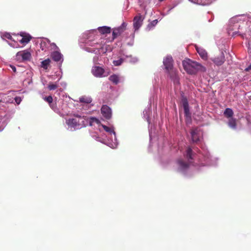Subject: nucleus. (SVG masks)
Wrapping results in <instances>:
<instances>
[{
    "label": "nucleus",
    "mask_w": 251,
    "mask_h": 251,
    "mask_svg": "<svg viewBox=\"0 0 251 251\" xmlns=\"http://www.w3.org/2000/svg\"><path fill=\"white\" fill-rule=\"evenodd\" d=\"M173 58L171 56H166L163 60V64L165 66V68L167 72L171 74V72L174 73V76H171V77L174 79L175 83H177L178 82V78L176 75V71L173 69Z\"/></svg>",
    "instance_id": "nucleus-1"
},
{
    "label": "nucleus",
    "mask_w": 251,
    "mask_h": 251,
    "mask_svg": "<svg viewBox=\"0 0 251 251\" xmlns=\"http://www.w3.org/2000/svg\"><path fill=\"white\" fill-rule=\"evenodd\" d=\"M182 65L184 70L190 74H195L197 70L201 67V64L196 62H193L189 60L188 61H183Z\"/></svg>",
    "instance_id": "nucleus-2"
},
{
    "label": "nucleus",
    "mask_w": 251,
    "mask_h": 251,
    "mask_svg": "<svg viewBox=\"0 0 251 251\" xmlns=\"http://www.w3.org/2000/svg\"><path fill=\"white\" fill-rule=\"evenodd\" d=\"M75 118H70L66 120V124L70 127H76L79 126H82L85 124L84 117L75 114Z\"/></svg>",
    "instance_id": "nucleus-3"
},
{
    "label": "nucleus",
    "mask_w": 251,
    "mask_h": 251,
    "mask_svg": "<svg viewBox=\"0 0 251 251\" xmlns=\"http://www.w3.org/2000/svg\"><path fill=\"white\" fill-rule=\"evenodd\" d=\"M237 17H233L231 19L230 21V25L228 28L229 34H230V31L236 30V29H240V25L238 23H235L237 21ZM241 35V32L239 31H235L232 33V35L235 36L236 35Z\"/></svg>",
    "instance_id": "nucleus-4"
},
{
    "label": "nucleus",
    "mask_w": 251,
    "mask_h": 251,
    "mask_svg": "<svg viewBox=\"0 0 251 251\" xmlns=\"http://www.w3.org/2000/svg\"><path fill=\"white\" fill-rule=\"evenodd\" d=\"M127 24L123 22L122 25L117 27L113 29L112 39L114 40L119 37L126 29Z\"/></svg>",
    "instance_id": "nucleus-5"
},
{
    "label": "nucleus",
    "mask_w": 251,
    "mask_h": 251,
    "mask_svg": "<svg viewBox=\"0 0 251 251\" xmlns=\"http://www.w3.org/2000/svg\"><path fill=\"white\" fill-rule=\"evenodd\" d=\"M16 58L18 60L21 61L29 60L31 58V55L29 51L24 50L18 52L16 54Z\"/></svg>",
    "instance_id": "nucleus-6"
},
{
    "label": "nucleus",
    "mask_w": 251,
    "mask_h": 251,
    "mask_svg": "<svg viewBox=\"0 0 251 251\" xmlns=\"http://www.w3.org/2000/svg\"><path fill=\"white\" fill-rule=\"evenodd\" d=\"M144 19V17L141 14H138L134 17L133 21V25L135 30H138L142 26Z\"/></svg>",
    "instance_id": "nucleus-7"
},
{
    "label": "nucleus",
    "mask_w": 251,
    "mask_h": 251,
    "mask_svg": "<svg viewBox=\"0 0 251 251\" xmlns=\"http://www.w3.org/2000/svg\"><path fill=\"white\" fill-rule=\"evenodd\" d=\"M92 72L97 77L105 76L108 75V72H105L102 67L99 66L93 67Z\"/></svg>",
    "instance_id": "nucleus-8"
},
{
    "label": "nucleus",
    "mask_w": 251,
    "mask_h": 251,
    "mask_svg": "<svg viewBox=\"0 0 251 251\" xmlns=\"http://www.w3.org/2000/svg\"><path fill=\"white\" fill-rule=\"evenodd\" d=\"M182 103L186 118L187 120H190L191 113L189 111V104L187 99L186 98H183Z\"/></svg>",
    "instance_id": "nucleus-9"
},
{
    "label": "nucleus",
    "mask_w": 251,
    "mask_h": 251,
    "mask_svg": "<svg viewBox=\"0 0 251 251\" xmlns=\"http://www.w3.org/2000/svg\"><path fill=\"white\" fill-rule=\"evenodd\" d=\"M192 140L194 142H197L200 140L201 135L200 129L199 128L193 129L191 132Z\"/></svg>",
    "instance_id": "nucleus-10"
},
{
    "label": "nucleus",
    "mask_w": 251,
    "mask_h": 251,
    "mask_svg": "<svg viewBox=\"0 0 251 251\" xmlns=\"http://www.w3.org/2000/svg\"><path fill=\"white\" fill-rule=\"evenodd\" d=\"M51 58L55 62H61L63 61V55L58 51H53L51 53Z\"/></svg>",
    "instance_id": "nucleus-11"
},
{
    "label": "nucleus",
    "mask_w": 251,
    "mask_h": 251,
    "mask_svg": "<svg viewBox=\"0 0 251 251\" xmlns=\"http://www.w3.org/2000/svg\"><path fill=\"white\" fill-rule=\"evenodd\" d=\"M178 166V170L182 173H185L189 167V165L187 163H184L182 160H179L177 161Z\"/></svg>",
    "instance_id": "nucleus-12"
},
{
    "label": "nucleus",
    "mask_w": 251,
    "mask_h": 251,
    "mask_svg": "<svg viewBox=\"0 0 251 251\" xmlns=\"http://www.w3.org/2000/svg\"><path fill=\"white\" fill-rule=\"evenodd\" d=\"M20 35L22 37V38L20 40V42L23 44L28 43L32 38L29 34L24 32H21Z\"/></svg>",
    "instance_id": "nucleus-13"
},
{
    "label": "nucleus",
    "mask_w": 251,
    "mask_h": 251,
    "mask_svg": "<svg viewBox=\"0 0 251 251\" xmlns=\"http://www.w3.org/2000/svg\"><path fill=\"white\" fill-rule=\"evenodd\" d=\"M213 62L217 66L222 65L225 62V56L222 53L220 56L212 59Z\"/></svg>",
    "instance_id": "nucleus-14"
},
{
    "label": "nucleus",
    "mask_w": 251,
    "mask_h": 251,
    "mask_svg": "<svg viewBox=\"0 0 251 251\" xmlns=\"http://www.w3.org/2000/svg\"><path fill=\"white\" fill-rule=\"evenodd\" d=\"M101 113L105 119H110V107L107 105H103L101 108Z\"/></svg>",
    "instance_id": "nucleus-15"
},
{
    "label": "nucleus",
    "mask_w": 251,
    "mask_h": 251,
    "mask_svg": "<svg viewBox=\"0 0 251 251\" xmlns=\"http://www.w3.org/2000/svg\"><path fill=\"white\" fill-rule=\"evenodd\" d=\"M111 139L113 140V139H114V142H113V143H111V148L115 149L117 147L118 143L117 142L116 137V133L115 132L114 130L113 127L111 126Z\"/></svg>",
    "instance_id": "nucleus-16"
},
{
    "label": "nucleus",
    "mask_w": 251,
    "mask_h": 251,
    "mask_svg": "<svg viewBox=\"0 0 251 251\" xmlns=\"http://www.w3.org/2000/svg\"><path fill=\"white\" fill-rule=\"evenodd\" d=\"M196 49L200 56L203 59L206 60L207 58V53L205 50L201 47H198L197 46L196 47Z\"/></svg>",
    "instance_id": "nucleus-17"
},
{
    "label": "nucleus",
    "mask_w": 251,
    "mask_h": 251,
    "mask_svg": "<svg viewBox=\"0 0 251 251\" xmlns=\"http://www.w3.org/2000/svg\"><path fill=\"white\" fill-rule=\"evenodd\" d=\"M190 1L202 5H206L211 4L215 0H189Z\"/></svg>",
    "instance_id": "nucleus-18"
},
{
    "label": "nucleus",
    "mask_w": 251,
    "mask_h": 251,
    "mask_svg": "<svg viewBox=\"0 0 251 251\" xmlns=\"http://www.w3.org/2000/svg\"><path fill=\"white\" fill-rule=\"evenodd\" d=\"M151 109L149 107H147L145 109V110L143 111V116L144 118L147 121L148 123L150 124V120L149 118V115L151 113Z\"/></svg>",
    "instance_id": "nucleus-19"
},
{
    "label": "nucleus",
    "mask_w": 251,
    "mask_h": 251,
    "mask_svg": "<svg viewBox=\"0 0 251 251\" xmlns=\"http://www.w3.org/2000/svg\"><path fill=\"white\" fill-rule=\"evenodd\" d=\"M228 126L232 129L236 128V120L235 118H232L228 119L227 123Z\"/></svg>",
    "instance_id": "nucleus-20"
},
{
    "label": "nucleus",
    "mask_w": 251,
    "mask_h": 251,
    "mask_svg": "<svg viewBox=\"0 0 251 251\" xmlns=\"http://www.w3.org/2000/svg\"><path fill=\"white\" fill-rule=\"evenodd\" d=\"M226 117L228 119L233 118V110L229 108H227L225 109L224 113Z\"/></svg>",
    "instance_id": "nucleus-21"
},
{
    "label": "nucleus",
    "mask_w": 251,
    "mask_h": 251,
    "mask_svg": "<svg viewBox=\"0 0 251 251\" xmlns=\"http://www.w3.org/2000/svg\"><path fill=\"white\" fill-rule=\"evenodd\" d=\"M98 30L100 33L102 34L110 33V27L108 26L99 27Z\"/></svg>",
    "instance_id": "nucleus-22"
},
{
    "label": "nucleus",
    "mask_w": 251,
    "mask_h": 251,
    "mask_svg": "<svg viewBox=\"0 0 251 251\" xmlns=\"http://www.w3.org/2000/svg\"><path fill=\"white\" fill-rule=\"evenodd\" d=\"M111 81L115 84H117L121 81V79L117 75H111Z\"/></svg>",
    "instance_id": "nucleus-23"
},
{
    "label": "nucleus",
    "mask_w": 251,
    "mask_h": 251,
    "mask_svg": "<svg viewBox=\"0 0 251 251\" xmlns=\"http://www.w3.org/2000/svg\"><path fill=\"white\" fill-rule=\"evenodd\" d=\"M50 63V60L49 58L45 59L41 62V66L43 69L46 70Z\"/></svg>",
    "instance_id": "nucleus-24"
},
{
    "label": "nucleus",
    "mask_w": 251,
    "mask_h": 251,
    "mask_svg": "<svg viewBox=\"0 0 251 251\" xmlns=\"http://www.w3.org/2000/svg\"><path fill=\"white\" fill-rule=\"evenodd\" d=\"M92 101L91 98L83 96L79 98V101L82 103H90Z\"/></svg>",
    "instance_id": "nucleus-25"
},
{
    "label": "nucleus",
    "mask_w": 251,
    "mask_h": 251,
    "mask_svg": "<svg viewBox=\"0 0 251 251\" xmlns=\"http://www.w3.org/2000/svg\"><path fill=\"white\" fill-rule=\"evenodd\" d=\"M58 87V85L56 84V83H50L48 85V88L49 90H54L57 89Z\"/></svg>",
    "instance_id": "nucleus-26"
},
{
    "label": "nucleus",
    "mask_w": 251,
    "mask_h": 251,
    "mask_svg": "<svg viewBox=\"0 0 251 251\" xmlns=\"http://www.w3.org/2000/svg\"><path fill=\"white\" fill-rule=\"evenodd\" d=\"M124 60V58H120V59L118 60H114L113 61V63L115 66H118L121 65V64L123 62Z\"/></svg>",
    "instance_id": "nucleus-27"
},
{
    "label": "nucleus",
    "mask_w": 251,
    "mask_h": 251,
    "mask_svg": "<svg viewBox=\"0 0 251 251\" xmlns=\"http://www.w3.org/2000/svg\"><path fill=\"white\" fill-rule=\"evenodd\" d=\"M157 23H158L157 20H155L152 21L151 23H150L148 25V28H149V29H150L152 27L155 26L156 25V24H157Z\"/></svg>",
    "instance_id": "nucleus-28"
},
{
    "label": "nucleus",
    "mask_w": 251,
    "mask_h": 251,
    "mask_svg": "<svg viewBox=\"0 0 251 251\" xmlns=\"http://www.w3.org/2000/svg\"><path fill=\"white\" fill-rule=\"evenodd\" d=\"M192 151L190 148H188L186 151V156L189 159H192Z\"/></svg>",
    "instance_id": "nucleus-29"
},
{
    "label": "nucleus",
    "mask_w": 251,
    "mask_h": 251,
    "mask_svg": "<svg viewBox=\"0 0 251 251\" xmlns=\"http://www.w3.org/2000/svg\"><path fill=\"white\" fill-rule=\"evenodd\" d=\"M44 100L49 103L50 105L52 102L53 99L51 96L46 97L44 98ZM51 106V105H50Z\"/></svg>",
    "instance_id": "nucleus-30"
},
{
    "label": "nucleus",
    "mask_w": 251,
    "mask_h": 251,
    "mask_svg": "<svg viewBox=\"0 0 251 251\" xmlns=\"http://www.w3.org/2000/svg\"><path fill=\"white\" fill-rule=\"evenodd\" d=\"M90 122L91 125H92L93 123H96L98 125L100 124V120L95 117H91L90 118Z\"/></svg>",
    "instance_id": "nucleus-31"
},
{
    "label": "nucleus",
    "mask_w": 251,
    "mask_h": 251,
    "mask_svg": "<svg viewBox=\"0 0 251 251\" xmlns=\"http://www.w3.org/2000/svg\"><path fill=\"white\" fill-rule=\"evenodd\" d=\"M3 37L9 40H12V37L11 34L9 33H5L3 34Z\"/></svg>",
    "instance_id": "nucleus-32"
},
{
    "label": "nucleus",
    "mask_w": 251,
    "mask_h": 251,
    "mask_svg": "<svg viewBox=\"0 0 251 251\" xmlns=\"http://www.w3.org/2000/svg\"><path fill=\"white\" fill-rule=\"evenodd\" d=\"M15 102L18 104H20L22 100H21V98L20 97H15Z\"/></svg>",
    "instance_id": "nucleus-33"
},
{
    "label": "nucleus",
    "mask_w": 251,
    "mask_h": 251,
    "mask_svg": "<svg viewBox=\"0 0 251 251\" xmlns=\"http://www.w3.org/2000/svg\"><path fill=\"white\" fill-rule=\"evenodd\" d=\"M50 46H51V47H52V48L53 49H54V50H55V49H58V47H57V46H56V45L55 43H51V45H50Z\"/></svg>",
    "instance_id": "nucleus-34"
},
{
    "label": "nucleus",
    "mask_w": 251,
    "mask_h": 251,
    "mask_svg": "<svg viewBox=\"0 0 251 251\" xmlns=\"http://www.w3.org/2000/svg\"><path fill=\"white\" fill-rule=\"evenodd\" d=\"M102 127H103L104 129L107 132L110 131V127L108 126H107L104 125H102Z\"/></svg>",
    "instance_id": "nucleus-35"
},
{
    "label": "nucleus",
    "mask_w": 251,
    "mask_h": 251,
    "mask_svg": "<svg viewBox=\"0 0 251 251\" xmlns=\"http://www.w3.org/2000/svg\"><path fill=\"white\" fill-rule=\"evenodd\" d=\"M246 72H249L251 70V64L245 70Z\"/></svg>",
    "instance_id": "nucleus-36"
},
{
    "label": "nucleus",
    "mask_w": 251,
    "mask_h": 251,
    "mask_svg": "<svg viewBox=\"0 0 251 251\" xmlns=\"http://www.w3.org/2000/svg\"><path fill=\"white\" fill-rule=\"evenodd\" d=\"M11 68L12 69V70H13V71L14 72V73H16V68L15 66H11Z\"/></svg>",
    "instance_id": "nucleus-37"
},
{
    "label": "nucleus",
    "mask_w": 251,
    "mask_h": 251,
    "mask_svg": "<svg viewBox=\"0 0 251 251\" xmlns=\"http://www.w3.org/2000/svg\"><path fill=\"white\" fill-rule=\"evenodd\" d=\"M136 61H137V59H135V60L133 61V62H135Z\"/></svg>",
    "instance_id": "nucleus-38"
},
{
    "label": "nucleus",
    "mask_w": 251,
    "mask_h": 251,
    "mask_svg": "<svg viewBox=\"0 0 251 251\" xmlns=\"http://www.w3.org/2000/svg\"><path fill=\"white\" fill-rule=\"evenodd\" d=\"M105 49H106V51H108V49H107V48H106V47L105 48Z\"/></svg>",
    "instance_id": "nucleus-39"
},
{
    "label": "nucleus",
    "mask_w": 251,
    "mask_h": 251,
    "mask_svg": "<svg viewBox=\"0 0 251 251\" xmlns=\"http://www.w3.org/2000/svg\"><path fill=\"white\" fill-rule=\"evenodd\" d=\"M89 51H95V50H89Z\"/></svg>",
    "instance_id": "nucleus-40"
},
{
    "label": "nucleus",
    "mask_w": 251,
    "mask_h": 251,
    "mask_svg": "<svg viewBox=\"0 0 251 251\" xmlns=\"http://www.w3.org/2000/svg\"><path fill=\"white\" fill-rule=\"evenodd\" d=\"M163 0H159V1H160V2H161V1H163Z\"/></svg>",
    "instance_id": "nucleus-41"
}]
</instances>
